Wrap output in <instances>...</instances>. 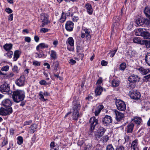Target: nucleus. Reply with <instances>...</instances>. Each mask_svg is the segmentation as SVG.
Segmentation results:
<instances>
[{
	"label": "nucleus",
	"mask_w": 150,
	"mask_h": 150,
	"mask_svg": "<svg viewBox=\"0 0 150 150\" xmlns=\"http://www.w3.org/2000/svg\"><path fill=\"white\" fill-rule=\"evenodd\" d=\"M25 93L23 91L17 90L13 92L12 97L14 101L18 103L22 101L25 98Z\"/></svg>",
	"instance_id": "f257e3e1"
},
{
	"label": "nucleus",
	"mask_w": 150,
	"mask_h": 150,
	"mask_svg": "<svg viewBox=\"0 0 150 150\" xmlns=\"http://www.w3.org/2000/svg\"><path fill=\"white\" fill-rule=\"evenodd\" d=\"M48 17V15L46 14L42 13L41 14L40 20L41 21L42 24L40 26V27L44 26L49 23Z\"/></svg>",
	"instance_id": "f03ea898"
},
{
	"label": "nucleus",
	"mask_w": 150,
	"mask_h": 150,
	"mask_svg": "<svg viewBox=\"0 0 150 150\" xmlns=\"http://www.w3.org/2000/svg\"><path fill=\"white\" fill-rule=\"evenodd\" d=\"M115 104L117 109L121 111H125L126 109V105L125 102L121 100H117Z\"/></svg>",
	"instance_id": "7ed1b4c3"
},
{
	"label": "nucleus",
	"mask_w": 150,
	"mask_h": 150,
	"mask_svg": "<svg viewBox=\"0 0 150 150\" xmlns=\"http://www.w3.org/2000/svg\"><path fill=\"white\" fill-rule=\"evenodd\" d=\"M91 32V30L89 29L83 28L81 31V38H83L86 36L87 40L90 39Z\"/></svg>",
	"instance_id": "20e7f679"
},
{
	"label": "nucleus",
	"mask_w": 150,
	"mask_h": 150,
	"mask_svg": "<svg viewBox=\"0 0 150 150\" xmlns=\"http://www.w3.org/2000/svg\"><path fill=\"white\" fill-rule=\"evenodd\" d=\"M67 49L70 51H73L74 50V41L73 38L70 37L67 41Z\"/></svg>",
	"instance_id": "39448f33"
},
{
	"label": "nucleus",
	"mask_w": 150,
	"mask_h": 150,
	"mask_svg": "<svg viewBox=\"0 0 150 150\" xmlns=\"http://www.w3.org/2000/svg\"><path fill=\"white\" fill-rule=\"evenodd\" d=\"M90 130H93L95 126L98 123V118H96L95 117H93L90 119Z\"/></svg>",
	"instance_id": "423d86ee"
},
{
	"label": "nucleus",
	"mask_w": 150,
	"mask_h": 150,
	"mask_svg": "<svg viewBox=\"0 0 150 150\" xmlns=\"http://www.w3.org/2000/svg\"><path fill=\"white\" fill-rule=\"evenodd\" d=\"M129 95L131 98L135 100L139 99L141 96L140 93L137 91H130Z\"/></svg>",
	"instance_id": "0eeeda50"
},
{
	"label": "nucleus",
	"mask_w": 150,
	"mask_h": 150,
	"mask_svg": "<svg viewBox=\"0 0 150 150\" xmlns=\"http://www.w3.org/2000/svg\"><path fill=\"white\" fill-rule=\"evenodd\" d=\"M12 112V108H8L5 107L4 108H1L0 109V115H6L8 114H10Z\"/></svg>",
	"instance_id": "6e6552de"
},
{
	"label": "nucleus",
	"mask_w": 150,
	"mask_h": 150,
	"mask_svg": "<svg viewBox=\"0 0 150 150\" xmlns=\"http://www.w3.org/2000/svg\"><path fill=\"white\" fill-rule=\"evenodd\" d=\"M140 79V78L137 75L132 74L128 78V81L130 83H136L139 82Z\"/></svg>",
	"instance_id": "1a4fd4ad"
},
{
	"label": "nucleus",
	"mask_w": 150,
	"mask_h": 150,
	"mask_svg": "<svg viewBox=\"0 0 150 150\" xmlns=\"http://www.w3.org/2000/svg\"><path fill=\"white\" fill-rule=\"evenodd\" d=\"M112 122V118L108 115H106L103 119V123L105 126H108L110 123Z\"/></svg>",
	"instance_id": "9d476101"
},
{
	"label": "nucleus",
	"mask_w": 150,
	"mask_h": 150,
	"mask_svg": "<svg viewBox=\"0 0 150 150\" xmlns=\"http://www.w3.org/2000/svg\"><path fill=\"white\" fill-rule=\"evenodd\" d=\"M25 77L24 76H21L16 81L17 85L19 86H23L25 84Z\"/></svg>",
	"instance_id": "9b49d317"
},
{
	"label": "nucleus",
	"mask_w": 150,
	"mask_h": 150,
	"mask_svg": "<svg viewBox=\"0 0 150 150\" xmlns=\"http://www.w3.org/2000/svg\"><path fill=\"white\" fill-rule=\"evenodd\" d=\"M74 26V24L71 21H68L65 24V28L67 31H71L73 30Z\"/></svg>",
	"instance_id": "f8f14e48"
},
{
	"label": "nucleus",
	"mask_w": 150,
	"mask_h": 150,
	"mask_svg": "<svg viewBox=\"0 0 150 150\" xmlns=\"http://www.w3.org/2000/svg\"><path fill=\"white\" fill-rule=\"evenodd\" d=\"M73 111L79 112L81 107L80 103L76 100H75L73 101Z\"/></svg>",
	"instance_id": "ddd939ff"
},
{
	"label": "nucleus",
	"mask_w": 150,
	"mask_h": 150,
	"mask_svg": "<svg viewBox=\"0 0 150 150\" xmlns=\"http://www.w3.org/2000/svg\"><path fill=\"white\" fill-rule=\"evenodd\" d=\"M105 131V129L104 128L100 127L96 132L95 135L97 137L100 138L103 136Z\"/></svg>",
	"instance_id": "4468645a"
},
{
	"label": "nucleus",
	"mask_w": 150,
	"mask_h": 150,
	"mask_svg": "<svg viewBox=\"0 0 150 150\" xmlns=\"http://www.w3.org/2000/svg\"><path fill=\"white\" fill-rule=\"evenodd\" d=\"M9 90V86L6 83H4L1 85L0 87V91L3 93L8 92Z\"/></svg>",
	"instance_id": "2eb2a0df"
},
{
	"label": "nucleus",
	"mask_w": 150,
	"mask_h": 150,
	"mask_svg": "<svg viewBox=\"0 0 150 150\" xmlns=\"http://www.w3.org/2000/svg\"><path fill=\"white\" fill-rule=\"evenodd\" d=\"M2 104L5 108H12L11 107L12 104L11 101L8 99H6L4 100L2 102Z\"/></svg>",
	"instance_id": "dca6fc26"
},
{
	"label": "nucleus",
	"mask_w": 150,
	"mask_h": 150,
	"mask_svg": "<svg viewBox=\"0 0 150 150\" xmlns=\"http://www.w3.org/2000/svg\"><path fill=\"white\" fill-rule=\"evenodd\" d=\"M138 141L137 139H135L133 141L131 144V148L133 150H139Z\"/></svg>",
	"instance_id": "f3484780"
},
{
	"label": "nucleus",
	"mask_w": 150,
	"mask_h": 150,
	"mask_svg": "<svg viewBox=\"0 0 150 150\" xmlns=\"http://www.w3.org/2000/svg\"><path fill=\"white\" fill-rule=\"evenodd\" d=\"M116 115V118L117 120L120 121L124 117V115L122 113L116 110L115 112Z\"/></svg>",
	"instance_id": "a211bd4d"
},
{
	"label": "nucleus",
	"mask_w": 150,
	"mask_h": 150,
	"mask_svg": "<svg viewBox=\"0 0 150 150\" xmlns=\"http://www.w3.org/2000/svg\"><path fill=\"white\" fill-rule=\"evenodd\" d=\"M39 96H40V99L42 101H45L47 99H45L43 96H47L49 95V93L47 91H45L43 93L42 91H40L39 93Z\"/></svg>",
	"instance_id": "6ab92c4d"
},
{
	"label": "nucleus",
	"mask_w": 150,
	"mask_h": 150,
	"mask_svg": "<svg viewBox=\"0 0 150 150\" xmlns=\"http://www.w3.org/2000/svg\"><path fill=\"white\" fill-rule=\"evenodd\" d=\"M134 125L132 123H129L126 128V130L128 133H131L133 129Z\"/></svg>",
	"instance_id": "aec40b11"
},
{
	"label": "nucleus",
	"mask_w": 150,
	"mask_h": 150,
	"mask_svg": "<svg viewBox=\"0 0 150 150\" xmlns=\"http://www.w3.org/2000/svg\"><path fill=\"white\" fill-rule=\"evenodd\" d=\"M85 7L88 13L90 15L92 14L93 12V9L91 5L89 3H87L86 4Z\"/></svg>",
	"instance_id": "412c9836"
},
{
	"label": "nucleus",
	"mask_w": 150,
	"mask_h": 150,
	"mask_svg": "<svg viewBox=\"0 0 150 150\" xmlns=\"http://www.w3.org/2000/svg\"><path fill=\"white\" fill-rule=\"evenodd\" d=\"M48 47V45L44 43H42L40 44L36 47V50L39 51L40 50V49H44L45 48H47Z\"/></svg>",
	"instance_id": "4be33fe9"
},
{
	"label": "nucleus",
	"mask_w": 150,
	"mask_h": 150,
	"mask_svg": "<svg viewBox=\"0 0 150 150\" xmlns=\"http://www.w3.org/2000/svg\"><path fill=\"white\" fill-rule=\"evenodd\" d=\"M135 23L138 26L142 25L144 24L143 18H137L135 21Z\"/></svg>",
	"instance_id": "5701e85b"
},
{
	"label": "nucleus",
	"mask_w": 150,
	"mask_h": 150,
	"mask_svg": "<svg viewBox=\"0 0 150 150\" xmlns=\"http://www.w3.org/2000/svg\"><path fill=\"white\" fill-rule=\"evenodd\" d=\"M142 37L145 39H150V33L147 32L146 30L144 29Z\"/></svg>",
	"instance_id": "b1692460"
},
{
	"label": "nucleus",
	"mask_w": 150,
	"mask_h": 150,
	"mask_svg": "<svg viewBox=\"0 0 150 150\" xmlns=\"http://www.w3.org/2000/svg\"><path fill=\"white\" fill-rule=\"evenodd\" d=\"M103 106L102 105H99L95 110L94 113L95 116H97L100 113V111L103 108Z\"/></svg>",
	"instance_id": "393cba45"
},
{
	"label": "nucleus",
	"mask_w": 150,
	"mask_h": 150,
	"mask_svg": "<svg viewBox=\"0 0 150 150\" xmlns=\"http://www.w3.org/2000/svg\"><path fill=\"white\" fill-rule=\"evenodd\" d=\"M138 69L143 74H146L150 71V69H144L142 67H141Z\"/></svg>",
	"instance_id": "a878e982"
},
{
	"label": "nucleus",
	"mask_w": 150,
	"mask_h": 150,
	"mask_svg": "<svg viewBox=\"0 0 150 150\" xmlns=\"http://www.w3.org/2000/svg\"><path fill=\"white\" fill-rule=\"evenodd\" d=\"M9 68V67L8 65H6L2 67L1 69V70H0V74L1 75H5V74L3 73L1 71H7L8 70Z\"/></svg>",
	"instance_id": "bb28decb"
},
{
	"label": "nucleus",
	"mask_w": 150,
	"mask_h": 150,
	"mask_svg": "<svg viewBox=\"0 0 150 150\" xmlns=\"http://www.w3.org/2000/svg\"><path fill=\"white\" fill-rule=\"evenodd\" d=\"M103 91L102 88L101 86H98L95 91L96 96H99L101 94Z\"/></svg>",
	"instance_id": "cd10ccee"
},
{
	"label": "nucleus",
	"mask_w": 150,
	"mask_h": 150,
	"mask_svg": "<svg viewBox=\"0 0 150 150\" xmlns=\"http://www.w3.org/2000/svg\"><path fill=\"white\" fill-rule=\"evenodd\" d=\"M50 150H58V146L57 144H55L54 142H52L50 144Z\"/></svg>",
	"instance_id": "c85d7f7f"
},
{
	"label": "nucleus",
	"mask_w": 150,
	"mask_h": 150,
	"mask_svg": "<svg viewBox=\"0 0 150 150\" xmlns=\"http://www.w3.org/2000/svg\"><path fill=\"white\" fill-rule=\"evenodd\" d=\"M20 55L19 51L18 50L15 51L14 53L13 61H16L19 57Z\"/></svg>",
	"instance_id": "c756f323"
},
{
	"label": "nucleus",
	"mask_w": 150,
	"mask_h": 150,
	"mask_svg": "<svg viewBox=\"0 0 150 150\" xmlns=\"http://www.w3.org/2000/svg\"><path fill=\"white\" fill-rule=\"evenodd\" d=\"M144 12L146 17L150 18V7H146L144 10Z\"/></svg>",
	"instance_id": "7c9ffc66"
},
{
	"label": "nucleus",
	"mask_w": 150,
	"mask_h": 150,
	"mask_svg": "<svg viewBox=\"0 0 150 150\" xmlns=\"http://www.w3.org/2000/svg\"><path fill=\"white\" fill-rule=\"evenodd\" d=\"M72 118L74 120H77L79 118V112L73 111Z\"/></svg>",
	"instance_id": "2f4dec72"
},
{
	"label": "nucleus",
	"mask_w": 150,
	"mask_h": 150,
	"mask_svg": "<svg viewBox=\"0 0 150 150\" xmlns=\"http://www.w3.org/2000/svg\"><path fill=\"white\" fill-rule=\"evenodd\" d=\"M134 43L142 44L143 43L142 41L140 39V38L136 37L134 38L133 40Z\"/></svg>",
	"instance_id": "473e14b6"
},
{
	"label": "nucleus",
	"mask_w": 150,
	"mask_h": 150,
	"mask_svg": "<svg viewBox=\"0 0 150 150\" xmlns=\"http://www.w3.org/2000/svg\"><path fill=\"white\" fill-rule=\"evenodd\" d=\"M144 29L139 28L135 32V35L137 36H142Z\"/></svg>",
	"instance_id": "72a5a7b5"
},
{
	"label": "nucleus",
	"mask_w": 150,
	"mask_h": 150,
	"mask_svg": "<svg viewBox=\"0 0 150 150\" xmlns=\"http://www.w3.org/2000/svg\"><path fill=\"white\" fill-rule=\"evenodd\" d=\"M12 45L11 44H6L4 46V49L6 51H10L12 47Z\"/></svg>",
	"instance_id": "f704fd0d"
},
{
	"label": "nucleus",
	"mask_w": 150,
	"mask_h": 150,
	"mask_svg": "<svg viewBox=\"0 0 150 150\" xmlns=\"http://www.w3.org/2000/svg\"><path fill=\"white\" fill-rule=\"evenodd\" d=\"M37 128V125L34 124L32 125L30 127V132L31 133H33L36 130Z\"/></svg>",
	"instance_id": "c9c22d12"
},
{
	"label": "nucleus",
	"mask_w": 150,
	"mask_h": 150,
	"mask_svg": "<svg viewBox=\"0 0 150 150\" xmlns=\"http://www.w3.org/2000/svg\"><path fill=\"white\" fill-rule=\"evenodd\" d=\"M145 60L147 64L150 66V53L147 54L145 57Z\"/></svg>",
	"instance_id": "e433bc0d"
},
{
	"label": "nucleus",
	"mask_w": 150,
	"mask_h": 150,
	"mask_svg": "<svg viewBox=\"0 0 150 150\" xmlns=\"http://www.w3.org/2000/svg\"><path fill=\"white\" fill-rule=\"evenodd\" d=\"M38 51L39 52V53L37 52H36L35 53V57L36 58H41L43 57L44 55L43 52L42 51H40V50Z\"/></svg>",
	"instance_id": "4c0bfd02"
},
{
	"label": "nucleus",
	"mask_w": 150,
	"mask_h": 150,
	"mask_svg": "<svg viewBox=\"0 0 150 150\" xmlns=\"http://www.w3.org/2000/svg\"><path fill=\"white\" fill-rule=\"evenodd\" d=\"M64 13L62 12V13L61 16L59 19V21L61 23H63L66 19V16L64 15Z\"/></svg>",
	"instance_id": "58836bf2"
},
{
	"label": "nucleus",
	"mask_w": 150,
	"mask_h": 150,
	"mask_svg": "<svg viewBox=\"0 0 150 150\" xmlns=\"http://www.w3.org/2000/svg\"><path fill=\"white\" fill-rule=\"evenodd\" d=\"M51 57L54 59H55L57 58V54L55 51L54 50H52L51 51Z\"/></svg>",
	"instance_id": "ea45409f"
},
{
	"label": "nucleus",
	"mask_w": 150,
	"mask_h": 150,
	"mask_svg": "<svg viewBox=\"0 0 150 150\" xmlns=\"http://www.w3.org/2000/svg\"><path fill=\"white\" fill-rule=\"evenodd\" d=\"M112 84L113 87H116L119 85V82L117 80H113L112 82Z\"/></svg>",
	"instance_id": "a19ab883"
},
{
	"label": "nucleus",
	"mask_w": 150,
	"mask_h": 150,
	"mask_svg": "<svg viewBox=\"0 0 150 150\" xmlns=\"http://www.w3.org/2000/svg\"><path fill=\"white\" fill-rule=\"evenodd\" d=\"M83 47L82 46H77V53H82L83 52Z\"/></svg>",
	"instance_id": "79ce46f5"
},
{
	"label": "nucleus",
	"mask_w": 150,
	"mask_h": 150,
	"mask_svg": "<svg viewBox=\"0 0 150 150\" xmlns=\"http://www.w3.org/2000/svg\"><path fill=\"white\" fill-rule=\"evenodd\" d=\"M126 67V64L124 62L121 64L120 65L119 69L122 71H124Z\"/></svg>",
	"instance_id": "37998d69"
},
{
	"label": "nucleus",
	"mask_w": 150,
	"mask_h": 150,
	"mask_svg": "<svg viewBox=\"0 0 150 150\" xmlns=\"http://www.w3.org/2000/svg\"><path fill=\"white\" fill-rule=\"evenodd\" d=\"M17 143L19 145H21L23 143V139L22 137L19 136L17 138Z\"/></svg>",
	"instance_id": "c03bdc74"
},
{
	"label": "nucleus",
	"mask_w": 150,
	"mask_h": 150,
	"mask_svg": "<svg viewBox=\"0 0 150 150\" xmlns=\"http://www.w3.org/2000/svg\"><path fill=\"white\" fill-rule=\"evenodd\" d=\"M144 82H147L150 81V74L144 76L143 78Z\"/></svg>",
	"instance_id": "a18cd8bd"
},
{
	"label": "nucleus",
	"mask_w": 150,
	"mask_h": 150,
	"mask_svg": "<svg viewBox=\"0 0 150 150\" xmlns=\"http://www.w3.org/2000/svg\"><path fill=\"white\" fill-rule=\"evenodd\" d=\"M141 118L140 117L135 118L134 119V122L135 123L139 125L140 124Z\"/></svg>",
	"instance_id": "49530a36"
},
{
	"label": "nucleus",
	"mask_w": 150,
	"mask_h": 150,
	"mask_svg": "<svg viewBox=\"0 0 150 150\" xmlns=\"http://www.w3.org/2000/svg\"><path fill=\"white\" fill-rule=\"evenodd\" d=\"M13 53L11 51H8L6 54L8 58H10L12 57Z\"/></svg>",
	"instance_id": "de8ad7c7"
},
{
	"label": "nucleus",
	"mask_w": 150,
	"mask_h": 150,
	"mask_svg": "<svg viewBox=\"0 0 150 150\" xmlns=\"http://www.w3.org/2000/svg\"><path fill=\"white\" fill-rule=\"evenodd\" d=\"M8 142L7 140L5 138H4L3 139V141L1 145V147H2L8 144Z\"/></svg>",
	"instance_id": "09e8293b"
},
{
	"label": "nucleus",
	"mask_w": 150,
	"mask_h": 150,
	"mask_svg": "<svg viewBox=\"0 0 150 150\" xmlns=\"http://www.w3.org/2000/svg\"><path fill=\"white\" fill-rule=\"evenodd\" d=\"M143 21H144V24L146 25L150 24V18H149V19L143 18Z\"/></svg>",
	"instance_id": "8fccbe9b"
},
{
	"label": "nucleus",
	"mask_w": 150,
	"mask_h": 150,
	"mask_svg": "<svg viewBox=\"0 0 150 150\" xmlns=\"http://www.w3.org/2000/svg\"><path fill=\"white\" fill-rule=\"evenodd\" d=\"M33 64L34 66H39L40 65V62L38 61L34 60L33 62Z\"/></svg>",
	"instance_id": "3c124183"
},
{
	"label": "nucleus",
	"mask_w": 150,
	"mask_h": 150,
	"mask_svg": "<svg viewBox=\"0 0 150 150\" xmlns=\"http://www.w3.org/2000/svg\"><path fill=\"white\" fill-rule=\"evenodd\" d=\"M106 150H114V149L111 144H109L107 146Z\"/></svg>",
	"instance_id": "603ef678"
},
{
	"label": "nucleus",
	"mask_w": 150,
	"mask_h": 150,
	"mask_svg": "<svg viewBox=\"0 0 150 150\" xmlns=\"http://www.w3.org/2000/svg\"><path fill=\"white\" fill-rule=\"evenodd\" d=\"M117 49H116L113 51H111L109 54H110V56L111 57H113L114 56L116 52L117 51Z\"/></svg>",
	"instance_id": "864d4df0"
},
{
	"label": "nucleus",
	"mask_w": 150,
	"mask_h": 150,
	"mask_svg": "<svg viewBox=\"0 0 150 150\" xmlns=\"http://www.w3.org/2000/svg\"><path fill=\"white\" fill-rule=\"evenodd\" d=\"M135 83H130L129 84V86L131 89H133L135 86Z\"/></svg>",
	"instance_id": "5fc2aeb1"
},
{
	"label": "nucleus",
	"mask_w": 150,
	"mask_h": 150,
	"mask_svg": "<svg viewBox=\"0 0 150 150\" xmlns=\"http://www.w3.org/2000/svg\"><path fill=\"white\" fill-rule=\"evenodd\" d=\"M48 31V29L45 28H42L41 29L40 32L41 33H46Z\"/></svg>",
	"instance_id": "6e6d98bb"
},
{
	"label": "nucleus",
	"mask_w": 150,
	"mask_h": 150,
	"mask_svg": "<svg viewBox=\"0 0 150 150\" xmlns=\"http://www.w3.org/2000/svg\"><path fill=\"white\" fill-rule=\"evenodd\" d=\"M69 62L71 64L73 65L75 64L76 63V62L73 59H71L69 60Z\"/></svg>",
	"instance_id": "4d7b16f0"
},
{
	"label": "nucleus",
	"mask_w": 150,
	"mask_h": 150,
	"mask_svg": "<svg viewBox=\"0 0 150 150\" xmlns=\"http://www.w3.org/2000/svg\"><path fill=\"white\" fill-rule=\"evenodd\" d=\"M32 120L25 121L24 123V125H29L32 123Z\"/></svg>",
	"instance_id": "13d9d810"
},
{
	"label": "nucleus",
	"mask_w": 150,
	"mask_h": 150,
	"mask_svg": "<svg viewBox=\"0 0 150 150\" xmlns=\"http://www.w3.org/2000/svg\"><path fill=\"white\" fill-rule=\"evenodd\" d=\"M39 83L41 85H45L47 84V82L46 81L44 80H41L39 82Z\"/></svg>",
	"instance_id": "bf43d9fd"
},
{
	"label": "nucleus",
	"mask_w": 150,
	"mask_h": 150,
	"mask_svg": "<svg viewBox=\"0 0 150 150\" xmlns=\"http://www.w3.org/2000/svg\"><path fill=\"white\" fill-rule=\"evenodd\" d=\"M5 11L6 12L9 13H11L13 12L12 10L9 8H6Z\"/></svg>",
	"instance_id": "052dcab7"
},
{
	"label": "nucleus",
	"mask_w": 150,
	"mask_h": 150,
	"mask_svg": "<svg viewBox=\"0 0 150 150\" xmlns=\"http://www.w3.org/2000/svg\"><path fill=\"white\" fill-rule=\"evenodd\" d=\"M13 71L16 72H18V67L16 66H14L12 69Z\"/></svg>",
	"instance_id": "680f3d73"
},
{
	"label": "nucleus",
	"mask_w": 150,
	"mask_h": 150,
	"mask_svg": "<svg viewBox=\"0 0 150 150\" xmlns=\"http://www.w3.org/2000/svg\"><path fill=\"white\" fill-rule=\"evenodd\" d=\"M25 41L28 42H30L31 41V39L30 37H26L25 39Z\"/></svg>",
	"instance_id": "e2e57ef3"
},
{
	"label": "nucleus",
	"mask_w": 150,
	"mask_h": 150,
	"mask_svg": "<svg viewBox=\"0 0 150 150\" xmlns=\"http://www.w3.org/2000/svg\"><path fill=\"white\" fill-rule=\"evenodd\" d=\"M79 19V17L77 16H73L72 18V20L74 22H77Z\"/></svg>",
	"instance_id": "0e129e2a"
},
{
	"label": "nucleus",
	"mask_w": 150,
	"mask_h": 150,
	"mask_svg": "<svg viewBox=\"0 0 150 150\" xmlns=\"http://www.w3.org/2000/svg\"><path fill=\"white\" fill-rule=\"evenodd\" d=\"M13 14H10L8 16V20L9 21H12L13 19Z\"/></svg>",
	"instance_id": "69168bd1"
},
{
	"label": "nucleus",
	"mask_w": 150,
	"mask_h": 150,
	"mask_svg": "<svg viewBox=\"0 0 150 150\" xmlns=\"http://www.w3.org/2000/svg\"><path fill=\"white\" fill-rule=\"evenodd\" d=\"M101 64L102 66H105L107 64V62L106 61L103 60L101 62Z\"/></svg>",
	"instance_id": "338daca9"
},
{
	"label": "nucleus",
	"mask_w": 150,
	"mask_h": 150,
	"mask_svg": "<svg viewBox=\"0 0 150 150\" xmlns=\"http://www.w3.org/2000/svg\"><path fill=\"white\" fill-rule=\"evenodd\" d=\"M116 150H125V148L123 146H120L117 147Z\"/></svg>",
	"instance_id": "774afa93"
}]
</instances>
